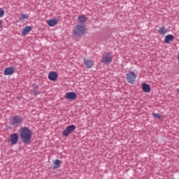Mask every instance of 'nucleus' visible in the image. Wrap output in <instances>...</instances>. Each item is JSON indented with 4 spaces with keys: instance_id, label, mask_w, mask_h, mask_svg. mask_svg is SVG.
Masks as SVG:
<instances>
[{
    "instance_id": "1",
    "label": "nucleus",
    "mask_w": 179,
    "mask_h": 179,
    "mask_svg": "<svg viewBox=\"0 0 179 179\" xmlns=\"http://www.w3.org/2000/svg\"><path fill=\"white\" fill-rule=\"evenodd\" d=\"M20 137L24 144L30 143L32 137L31 131L27 127L21 128Z\"/></svg>"
},
{
    "instance_id": "2",
    "label": "nucleus",
    "mask_w": 179,
    "mask_h": 179,
    "mask_svg": "<svg viewBox=\"0 0 179 179\" xmlns=\"http://www.w3.org/2000/svg\"><path fill=\"white\" fill-rule=\"evenodd\" d=\"M73 34L78 37L84 36L85 34V27L82 24H76L73 27Z\"/></svg>"
},
{
    "instance_id": "3",
    "label": "nucleus",
    "mask_w": 179,
    "mask_h": 179,
    "mask_svg": "<svg viewBox=\"0 0 179 179\" xmlns=\"http://www.w3.org/2000/svg\"><path fill=\"white\" fill-rule=\"evenodd\" d=\"M23 122V118L21 115L13 116L10 118V123L13 126L18 127Z\"/></svg>"
},
{
    "instance_id": "4",
    "label": "nucleus",
    "mask_w": 179,
    "mask_h": 179,
    "mask_svg": "<svg viewBox=\"0 0 179 179\" xmlns=\"http://www.w3.org/2000/svg\"><path fill=\"white\" fill-rule=\"evenodd\" d=\"M113 61V57L111 54L108 52H104L101 57V63L104 64H108Z\"/></svg>"
},
{
    "instance_id": "5",
    "label": "nucleus",
    "mask_w": 179,
    "mask_h": 179,
    "mask_svg": "<svg viewBox=\"0 0 179 179\" xmlns=\"http://www.w3.org/2000/svg\"><path fill=\"white\" fill-rule=\"evenodd\" d=\"M76 129V126L74 124H71L69 126H68L66 129H64L62 132V134L64 136H69V134H71V133H73Z\"/></svg>"
},
{
    "instance_id": "6",
    "label": "nucleus",
    "mask_w": 179,
    "mask_h": 179,
    "mask_svg": "<svg viewBox=\"0 0 179 179\" xmlns=\"http://www.w3.org/2000/svg\"><path fill=\"white\" fill-rule=\"evenodd\" d=\"M136 79V75L134 71H129L127 74V80L129 83L133 84Z\"/></svg>"
},
{
    "instance_id": "7",
    "label": "nucleus",
    "mask_w": 179,
    "mask_h": 179,
    "mask_svg": "<svg viewBox=\"0 0 179 179\" xmlns=\"http://www.w3.org/2000/svg\"><path fill=\"white\" fill-rule=\"evenodd\" d=\"M15 69L13 66L6 67L3 71L4 76H10L15 73Z\"/></svg>"
},
{
    "instance_id": "8",
    "label": "nucleus",
    "mask_w": 179,
    "mask_h": 179,
    "mask_svg": "<svg viewBox=\"0 0 179 179\" xmlns=\"http://www.w3.org/2000/svg\"><path fill=\"white\" fill-rule=\"evenodd\" d=\"M83 63L87 69H92L94 65V61H92L91 59L84 58Z\"/></svg>"
},
{
    "instance_id": "9",
    "label": "nucleus",
    "mask_w": 179,
    "mask_h": 179,
    "mask_svg": "<svg viewBox=\"0 0 179 179\" xmlns=\"http://www.w3.org/2000/svg\"><path fill=\"white\" fill-rule=\"evenodd\" d=\"M77 98V94L73 92H66L65 94V99L67 100H75Z\"/></svg>"
},
{
    "instance_id": "10",
    "label": "nucleus",
    "mask_w": 179,
    "mask_h": 179,
    "mask_svg": "<svg viewBox=\"0 0 179 179\" xmlns=\"http://www.w3.org/2000/svg\"><path fill=\"white\" fill-rule=\"evenodd\" d=\"M10 143L12 145H15L17 143L19 140V136L17 133H13L10 135Z\"/></svg>"
},
{
    "instance_id": "11",
    "label": "nucleus",
    "mask_w": 179,
    "mask_h": 179,
    "mask_svg": "<svg viewBox=\"0 0 179 179\" xmlns=\"http://www.w3.org/2000/svg\"><path fill=\"white\" fill-rule=\"evenodd\" d=\"M58 78V73L55 71H50L48 73V80L50 81H56Z\"/></svg>"
},
{
    "instance_id": "12",
    "label": "nucleus",
    "mask_w": 179,
    "mask_h": 179,
    "mask_svg": "<svg viewBox=\"0 0 179 179\" xmlns=\"http://www.w3.org/2000/svg\"><path fill=\"white\" fill-rule=\"evenodd\" d=\"M87 21V17L85 15H78V22L80 24H85Z\"/></svg>"
},
{
    "instance_id": "13",
    "label": "nucleus",
    "mask_w": 179,
    "mask_h": 179,
    "mask_svg": "<svg viewBox=\"0 0 179 179\" xmlns=\"http://www.w3.org/2000/svg\"><path fill=\"white\" fill-rule=\"evenodd\" d=\"M142 90L145 93H149L151 91V87L149 84L143 83L142 84Z\"/></svg>"
},
{
    "instance_id": "14",
    "label": "nucleus",
    "mask_w": 179,
    "mask_h": 179,
    "mask_svg": "<svg viewBox=\"0 0 179 179\" xmlns=\"http://www.w3.org/2000/svg\"><path fill=\"white\" fill-rule=\"evenodd\" d=\"M46 23L48 24V25L50 27H53L56 25H57L58 24V22L57 20H53V19H51V20H48L46 21Z\"/></svg>"
},
{
    "instance_id": "15",
    "label": "nucleus",
    "mask_w": 179,
    "mask_h": 179,
    "mask_svg": "<svg viewBox=\"0 0 179 179\" xmlns=\"http://www.w3.org/2000/svg\"><path fill=\"white\" fill-rule=\"evenodd\" d=\"M174 41V36L173 34H169L166 36L164 38V43L169 44L171 41Z\"/></svg>"
},
{
    "instance_id": "16",
    "label": "nucleus",
    "mask_w": 179,
    "mask_h": 179,
    "mask_svg": "<svg viewBox=\"0 0 179 179\" xmlns=\"http://www.w3.org/2000/svg\"><path fill=\"white\" fill-rule=\"evenodd\" d=\"M62 162L59 159H55L53 162V169H58L61 166Z\"/></svg>"
},
{
    "instance_id": "17",
    "label": "nucleus",
    "mask_w": 179,
    "mask_h": 179,
    "mask_svg": "<svg viewBox=\"0 0 179 179\" xmlns=\"http://www.w3.org/2000/svg\"><path fill=\"white\" fill-rule=\"evenodd\" d=\"M32 29L31 27L27 26L24 28V29L22 31V35L26 36L29 32H30Z\"/></svg>"
},
{
    "instance_id": "18",
    "label": "nucleus",
    "mask_w": 179,
    "mask_h": 179,
    "mask_svg": "<svg viewBox=\"0 0 179 179\" xmlns=\"http://www.w3.org/2000/svg\"><path fill=\"white\" fill-rule=\"evenodd\" d=\"M168 32V29L166 27H160L158 30V33L160 34V35H166Z\"/></svg>"
},
{
    "instance_id": "19",
    "label": "nucleus",
    "mask_w": 179,
    "mask_h": 179,
    "mask_svg": "<svg viewBox=\"0 0 179 179\" xmlns=\"http://www.w3.org/2000/svg\"><path fill=\"white\" fill-rule=\"evenodd\" d=\"M29 19V15L28 14H20L19 15V20L20 21H24L25 20Z\"/></svg>"
},
{
    "instance_id": "20",
    "label": "nucleus",
    "mask_w": 179,
    "mask_h": 179,
    "mask_svg": "<svg viewBox=\"0 0 179 179\" xmlns=\"http://www.w3.org/2000/svg\"><path fill=\"white\" fill-rule=\"evenodd\" d=\"M152 116L154 117H156L157 119H161L162 117V115L158 113H152Z\"/></svg>"
},
{
    "instance_id": "21",
    "label": "nucleus",
    "mask_w": 179,
    "mask_h": 179,
    "mask_svg": "<svg viewBox=\"0 0 179 179\" xmlns=\"http://www.w3.org/2000/svg\"><path fill=\"white\" fill-rule=\"evenodd\" d=\"M5 15V11L2 8H0V18L3 17Z\"/></svg>"
},
{
    "instance_id": "22",
    "label": "nucleus",
    "mask_w": 179,
    "mask_h": 179,
    "mask_svg": "<svg viewBox=\"0 0 179 179\" xmlns=\"http://www.w3.org/2000/svg\"><path fill=\"white\" fill-rule=\"evenodd\" d=\"M2 24V21L0 20V26Z\"/></svg>"
},
{
    "instance_id": "23",
    "label": "nucleus",
    "mask_w": 179,
    "mask_h": 179,
    "mask_svg": "<svg viewBox=\"0 0 179 179\" xmlns=\"http://www.w3.org/2000/svg\"><path fill=\"white\" fill-rule=\"evenodd\" d=\"M173 179H176V178H173Z\"/></svg>"
}]
</instances>
